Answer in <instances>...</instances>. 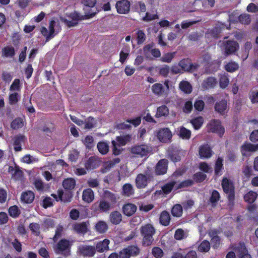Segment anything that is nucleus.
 Instances as JSON below:
<instances>
[{"label": "nucleus", "instance_id": "obj_1", "mask_svg": "<svg viewBox=\"0 0 258 258\" xmlns=\"http://www.w3.org/2000/svg\"><path fill=\"white\" fill-rule=\"evenodd\" d=\"M141 233L143 237V244L145 246L151 245L153 241V235L155 230L151 224H146L141 228Z\"/></svg>", "mask_w": 258, "mask_h": 258}, {"label": "nucleus", "instance_id": "obj_2", "mask_svg": "<svg viewBox=\"0 0 258 258\" xmlns=\"http://www.w3.org/2000/svg\"><path fill=\"white\" fill-rule=\"evenodd\" d=\"M60 30V26L57 19H52L49 25V30L46 28L41 29V33L46 37L47 40L52 38Z\"/></svg>", "mask_w": 258, "mask_h": 258}, {"label": "nucleus", "instance_id": "obj_3", "mask_svg": "<svg viewBox=\"0 0 258 258\" xmlns=\"http://www.w3.org/2000/svg\"><path fill=\"white\" fill-rule=\"evenodd\" d=\"M152 148L150 146L146 144L136 145L131 149V153L137 157H143L149 155Z\"/></svg>", "mask_w": 258, "mask_h": 258}, {"label": "nucleus", "instance_id": "obj_4", "mask_svg": "<svg viewBox=\"0 0 258 258\" xmlns=\"http://www.w3.org/2000/svg\"><path fill=\"white\" fill-rule=\"evenodd\" d=\"M192 182L191 180H189L180 183L176 181H171L165 184L162 187V189L164 194H168L172 189H177L183 187L191 185Z\"/></svg>", "mask_w": 258, "mask_h": 258}, {"label": "nucleus", "instance_id": "obj_5", "mask_svg": "<svg viewBox=\"0 0 258 258\" xmlns=\"http://www.w3.org/2000/svg\"><path fill=\"white\" fill-rule=\"evenodd\" d=\"M131 139L130 136L117 137L116 141H112L113 153L115 155H118L120 154L121 150V146H124Z\"/></svg>", "mask_w": 258, "mask_h": 258}, {"label": "nucleus", "instance_id": "obj_6", "mask_svg": "<svg viewBox=\"0 0 258 258\" xmlns=\"http://www.w3.org/2000/svg\"><path fill=\"white\" fill-rule=\"evenodd\" d=\"M165 88L163 85L160 83L154 84L151 88L152 91L154 94L157 95H167L169 90L168 81H165L164 82Z\"/></svg>", "mask_w": 258, "mask_h": 258}, {"label": "nucleus", "instance_id": "obj_7", "mask_svg": "<svg viewBox=\"0 0 258 258\" xmlns=\"http://www.w3.org/2000/svg\"><path fill=\"white\" fill-rule=\"evenodd\" d=\"M140 252L139 248L135 245L129 246L123 249L119 252V258H129L131 256H135Z\"/></svg>", "mask_w": 258, "mask_h": 258}, {"label": "nucleus", "instance_id": "obj_8", "mask_svg": "<svg viewBox=\"0 0 258 258\" xmlns=\"http://www.w3.org/2000/svg\"><path fill=\"white\" fill-rule=\"evenodd\" d=\"M222 186L224 191L228 194L229 201H233L234 199V186L232 182L227 178H223Z\"/></svg>", "mask_w": 258, "mask_h": 258}, {"label": "nucleus", "instance_id": "obj_9", "mask_svg": "<svg viewBox=\"0 0 258 258\" xmlns=\"http://www.w3.org/2000/svg\"><path fill=\"white\" fill-rule=\"evenodd\" d=\"M208 127L211 132L216 133L220 136H222L224 133V128L221 126V122L219 120L211 121L208 124Z\"/></svg>", "mask_w": 258, "mask_h": 258}, {"label": "nucleus", "instance_id": "obj_10", "mask_svg": "<svg viewBox=\"0 0 258 258\" xmlns=\"http://www.w3.org/2000/svg\"><path fill=\"white\" fill-rule=\"evenodd\" d=\"M71 245V243L70 241L66 239H62L57 243L56 251L58 253H68L70 251Z\"/></svg>", "mask_w": 258, "mask_h": 258}, {"label": "nucleus", "instance_id": "obj_11", "mask_svg": "<svg viewBox=\"0 0 258 258\" xmlns=\"http://www.w3.org/2000/svg\"><path fill=\"white\" fill-rule=\"evenodd\" d=\"M172 136L171 131L167 128H162L157 133V138L161 142L165 143L169 141Z\"/></svg>", "mask_w": 258, "mask_h": 258}, {"label": "nucleus", "instance_id": "obj_12", "mask_svg": "<svg viewBox=\"0 0 258 258\" xmlns=\"http://www.w3.org/2000/svg\"><path fill=\"white\" fill-rule=\"evenodd\" d=\"M79 252L84 256H93L95 253V249L93 246L85 244L80 245L78 247Z\"/></svg>", "mask_w": 258, "mask_h": 258}, {"label": "nucleus", "instance_id": "obj_13", "mask_svg": "<svg viewBox=\"0 0 258 258\" xmlns=\"http://www.w3.org/2000/svg\"><path fill=\"white\" fill-rule=\"evenodd\" d=\"M130 3L126 0L117 2L116 4L117 11L120 14H126L130 11Z\"/></svg>", "mask_w": 258, "mask_h": 258}, {"label": "nucleus", "instance_id": "obj_14", "mask_svg": "<svg viewBox=\"0 0 258 258\" xmlns=\"http://www.w3.org/2000/svg\"><path fill=\"white\" fill-rule=\"evenodd\" d=\"M213 153L211 147L208 144L202 145L199 148V155L202 159L210 158Z\"/></svg>", "mask_w": 258, "mask_h": 258}, {"label": "nucleus", "instance_id": "obj_15", "mask_svg": "<svg viewBox=\"0 0 258 258\" xmlns=\"http://www.w3.org/2000/svg\"><path fill=\"white\" fill-rule=\"evenodd\" d=\"M258 149V145L250 143H245L241 147V152L243 156H248L250 153L256 151Z\"/></svg>", "mask_w": 258, "mask_h": 258}, {"label": "nucleus", "instance_id": "obj_16", "mask_svg": "<svg viewBox=\"0 0 258 258\" xmlns=\"http://www.w3.org/2000/svg\"><path fill=\"white\" fill-rule=\"evenodd\" d=\"M223 47L225 49V52L226 55L235 52L239 47L238 43L234 41H227L226 43L224 44Z\"/></svg>", "mask_w": 258, "mask_h": 258}, {"label": "nucleus", "instance_id": "obj_17", "mask_svg": "<svg viewBox=\"0 0 258 258\" xmlns=\"http://www.w3.org/2000/svg\"><path fill=\"white\" fill-rule=\"evenodd\" d=\"M141 122V118L140 117H137L134 119H128L126 120V122L119 123L117 125V127L119 129H125L129 128L131 126V124H133L134 126H138Z\"/></svg>", "mask_w": 258, "mask_h": 258}, {"label": "nucleus", "instance_id": "obj_18", "mask_svg": "<svg viewBox=\"0 0 258 258\" xmlns=\"http://www.w3.org/2000/svg\"><path fill=\"white\" fill-rule=\"evenodd\" d=\"M68 18L66 20L67 25L69 27L75 26L80 19V16L76 12L67 14Z\"/></svg>", "mask_w": 258, "mask_h": 258}, {"label": "nucleus", "instance_id": "obj_19", "mask_svg": "<svg viewBox=\"0 0 258 258\" xmlns=\"http://www.w3.org/2000/svg\"><path fill=\"white\" fill-rule=\"evenodd\" d=\"M168 161L163 159L160 160L157 163L156 167V172L157 174L161 175L165 174L167 169Z\"/></svg>", "mask_w": 258, "mask_h": 258}, {"label": "nucleus", "instance_id": "obj_20", "mask_svg": "<svg viewBox=\"0 0 258 258\" xmlns=\"http://www.w3.org/2000/svg\"><path fill=\"white\" fill-rule=\"evenodd\" d=\"M88 222L76 223L73 226V230L78 234H85L88 229Z\"/></svg>", "mask_w": 258, "mask_h": 258}, {"label": "nucleus", "instance_id": "obj_21", "mask_svg": "<svg viewBox=\"0 0 258 258\" xmlns=\"http://www.w3.org/2000/svg\"><path fill=\"white\" fill-rule=\"evenodd\" d=\"M179 67L181 68L182 71H190L196 69L197 67L196 65H194L188 59L181 60L178 64Z\"/></svg>", "mask_w": 258, "mask_h": 258}, {"label": "nucleus", "instance_id": "obj_22", "mask_svg": "<svg viewBox=\"0 0 258 258\" xmlns=\"http://www.w3.org/2000/svg\"><path fill=\"white\" fill-rule=\"evenodd\" d=\"M149 178L150 175L147 174L146 175H144L142 174H140L138 175L136 179V182L137 187H145L147 184L148 180L149 179Z\"/></svg>", "mask_w": 258, "mask_h": 258}, {"label": "nucleus", "instance_id": "obj_23", "mask_svg": "<svg viewBox=\"0 0 258 258\" xmlns=\"http://www.w3.org/2000/svg\"><path fill=\"white\" fill-rule=\"evenodd\" d=\"M235 251L239 258H251L243 243H240L236 247Z\"/></svg>", "mask_w": 258, "mask_h": 258}, {"label": "nucleus", "instance_id": "obj_24", "mask_svg": "<svg viewBox=\"0 0 258 258\" xmlns=\"http://www.w3.org/2000/svg\"><path fill=\"white\" fill-rule=\"evenodd\" d=\"M8 172L12 174V177L15 180H21L23 178V172L18 168H14L13 166H10L8 169Z\"/></svg>", "mask_w": 258, "mask_h": 258}, {"label": "nucleus", "instance_id": "obj_25", "mask_svg": "<svg viewBox=\"0 0 258 258\" xmlns=\"http://www.w3.org/2000/svg\"><path fill=\"white\" fill-rule=\"evenodd\" d=\"M98 207L99 209L102 212L108 211L110 207V204L106 201L102 200L99 202H96L93 205V208L94 210L97 211L96 207Z\"/></svg>", "mask_w": 258, "mask_h": 258}, {"label": "nucleus", "instance_id": "obj_26", "mask_svg": "<svg viewBox=\"0 0 258 258\" xmlns=\"http://www.w3.org/2000/svg\"><path fill=\"white\" fill-rule=\"evenodd\" d=\"M217 84L216 79L214 77H209L204 80L202 83V87L204 89H209L215 87Z\"/></svg>", "mask_w": 258, "mask_h": 258}, {"label": "nucleus", "instance_id": "obj_27", "mask_svg": "<svg viewBox=\"0 0 258 258\" xmlns=\"http://www.w3.org/2000/svg\"><path fill=\"white\" fill-rule=\"evenodd\" d=\"M122 211L124 215L131 216L137 211V206L133 204H126L123 206Z\"/></svg>", "mask_w": 258, "mask_h": 258}, {"label": "nucleus", "instance_id": "obj_28", "mask_svg": "<svg viewBox=\"0 0 258 258\" xmlns=\"http://www.w3.org/2000/svg\"><path fill=\"white\" fill-rule=\"evenodd\" d=\"M94 199V192L91 188H87L84 190L82 195V199L85 202L90 203L93 201Z\"/></svg>", "mask_w": 258, "mask_h": 258}, {"label": "nucleus", "instance_id": "obj_29", "mask_svg": "<svg viewBox=\"0 0 258 258\" xmlns=\"http://www.w3.org/2000/svg\"><path fill=\"white\" fill-rule=\"evenodd\" d=\"M34 194L31 191L23 192L21 195V199L22 202L26 203H31L34 199Z\"/></svg>", "mask_w": 258, "mask_h": 258}, {"label": "nucleus", "instance_id": "obj_30", "mask_svg": "<svg viewBox=\"0 0 258 258\" xmlns=\"http://www.w3.org/2000/svg\"><path fill=\"white\" fill-rule=\"evenodd\" d=\"M209 236L211 237V244L214 248L219 247L220 244V238L217 236V232L215 230H211L209 233Z\"/></svg>", "mask_w": 258, "mask_h": 258}, {"label": "nucleus", "instance_id": "obj_31", "mask_svg": "<svg viewBox=\"0 0 258 258\" xmlns=\"http://www.w3.org/2000/svg\"><path fill=\"white\" fill-rule=\"evenodd\" d=\"M109 242L108 239H105L98 242L96 246L97 250L99 252H104L108 250Z\"/></svg>", "mask_w": 258, "mask_h": 258}, {"label": "nucleus", "instance_id": "obj_32", "mask_svg": "<svg viewBox=\"0 0 258 258\" xmlns=\"http://www.w3.org/2000/svg\"><path fill=\"white\" fill-rule=\"evenodd\" d=\"M110 222L113 224H118L121 221L122 215L117 211L112 212L109 216Z\"/></svg>", "mask_w": 258, "mask_h": 258}, {"label": "nucleus", "instance_id": "obj_33", "mask_svg": "<svg viewBox=\"0 0 258 258\" xmlns=\"http://www.w3.org/2000/svg\"><path fill=\"white\" fill-rule=\"evenodd\" d=\"M227 108V101L225 100H222L219 102H217L215 106V110L221 114H224Z\"/></svg>", "mask_w": 258, "mask_h": 258}, {"label": "nucleus", "instance_id": "obj_34", "mask_svg": "<svg viewBox=\"0 0 258 258\" xmlns=\"http://www.w3.org/2000/svg\"><path fill=\"white\" fill-rule=\"evenodd\" d=\"M95 230L99 233H104L108 229L107 223L103 221H98L95 225Z\"/></svg>", "mask_w": 258, "mask_h": 258}, {"label": "nucleus", "instance_id": "obj_35", "mask_svg": "<svg viewBox=\"0 0 258 258\" xmlns=\"http://www.w3.org/2000/svg\"><path fill=\"white\" fill-rule=\"evenodd\" d=\"M219 86L221 89L226 88L229 85V79L228 75L226 73L221 74L219 77Z\"/></svg>", "mask_w": 258, "mask_h": 258}, {"label": "nucleus", "instance_id": "obj_36", "mask_svg": "<svg viewBox=\"0 0 258 258\" xmlns=\"http://www.w3.org/2000/svg\"><path fill=\"white\" fill-rule=\"evenodd\" d=\"M180 90L186 94H189L192 91L191 85L187 81H182L179 84Z\"/></svg>", "mask_w": 258, "mask_h": 258}, {"label": "nucleus", "instance_id": "obj_37", "mask_svg": "<svg viewBox=\"0 0 258 258\" xmlns=\"http://www.w3.org/2000/svg\"><path fill=\"white\" fill-rule=\"evenodd\" d=\"M15 55V49L12 46H6L2 49V56L6 57H12Z\"/></svg>", "mask_w": 258, "mask_h": 258}, {"label": "nucleus", "instance_id": "obj_38", "mask_svg": "<svg viewBox=\"0 0 258 258\" xmlns=\"http://www.w3.org/2000/svg\"><path fill=\"white\" fill-rule=\"evenodd\" d=\"M170 220V215L168 212L163 211L160 215V223L164 226H167L169 224Z\"/></svg>", "mask_w": 258, "mask_h": 258}, {"label": "nucleus", "instance_id": "obj_39", "mask_svg": "<svg viewBox=\"0 0 258 258\" xmlns=\"http://www.w3.org/2000/svg\"><path fill=\"white\" fill-rule=\"evenodd\" d=\"M178 135L183 139L188 140L190 137L191 132L184 127H180L179 129Z\"/></svg>", "mask_w": 258, "mask_h": 258}, {"label": "nucleus", "instance_id": "obj_40", "mask_svg": "<svg viewBox=\"0 0 258 258\" xmlns=\"http://www.w3.org/2000/svg\"><path fill=\"white\" fill-rule=\"evenodd\" d=\"M169 113V110L167 106L162 105L157 108L156 116L160 117L161 116H166Z\"/></svg>", "mask_w": 258, "mask_h": 258}, {"label": "nucleus", "instance_id": "obj_41", "mask_svg": "<svg viewBox=\"0 0 258 258\" xmlns=\"http://www.w3.org/2000/svg\"><path fill=\"white\" fill-rule=\"evenodd\" d=\"M97 148L99 152L102 154H106L109 151V146L105 142H100L97 144Z\"/></svg>", "mask_w": 258, "mask_h": 258}, {"label": "nucleus", "instance_id": "obj_42", "mask_svg": "<svg viewBox=\"0 0 258 258\" xmlns=\"http://www.w3.org/2000/svg\"><path fill=\"white\" fill-rule=\"evenodd\" d=\"M239 68V64L235 61H231L227 63L225 66V70L230 73L234 72L238 70Z\"/></svg>", "mask_w": 258, "mask_h": 258}, {"label": "nucleus", "instance_id": "obj_43", "mask_svg": "<svg viewBox=\"0 0 258 258\" xmlns=\"http://www.w3.org/2000/svg\"><path fill=\"white\" fill-rule=\"evenodd\" d=\"M203 122L204 119L201 116L196 117L190 120V122L195 130H199L203 125Z\"/></svg>", "mask_w": 258, "mask_h": 258}, {"label": "nucleus", "instance_id": "obj_44", "mask_svg": "<svg viewBox=\"0 0 258 258\" xmlns=\"http://www.w3.org/2000/svg\"><path fill=\"white\" fill-rule=\"evenodd\" d=\"M62 185L65 189H71L74 188L76 185V181L72 178H67L63 181Z\"/></svg>", "mask_w": 258, "mask_h": 258}, {"label": "nucleus", "instance_id": "obj_45", "mask_svg": "<svg viewBox=\"0 0 258 258\" xmlns=\"http://www.w3.org/2000/svg\"><path fill=\"white\" fill-rule=\"evenodd\" d=\"M21 86L20 85V81L18 79H16L14 80L11 84L10 90L11 92H18L21 90Z\"/></svg>", "mask_w": 258, "mask_h": 258}, {"label": "nucleus", "instance_id": "obj_46", "mask_svg": "<svg viewBox=\"0 0 258 258\" xmlns=\"http://www.w3.org/2000/svg\"><path fill=\"white\" fill-rule=\"evenodd\" d=\"M123 195L126 197H130L134 194L133 186L129 183L125 184L122 187Z\"/></svg>", "mask_w": 258, "mask_h": 258}, {"label": "nucleus", "instance_id": "obj_47", "mask_svg": "<svg viewBox=\"0 0 258 258\" xmlns=\"http://www.w3.org/2000/svg\"><path fill=\"white\" fill-rule=\"evenodd\" d=\"M96 120L93 117H89L84 122L83 126L86 129H90L96 126Z\"/></svg>", "mask_w": 258, "mask_h": 258}, {"label": "nucleus", "instance_id": "obj_48", "mask_svg": "<svg viewBox=\"0 0 258 258\" xmlns=\"http://www.w3.org/2000/svg\"><path fill=\"white\" fill-rule=\"evenodd\" d=\"M172 214L174 217H180L182 214V207L179 204H176L172 209Z\"/></svg>", "mask_w": 258, "mask_h": 258}, {"label": "nucleus", "instance_id": "obj_49", "mask_svg": "<svg viewBox=\"0 0 258 258\" xmlns=\"http://www.w3.org/2000/svg\"><path fill=\"white\" fill-rule=\"evenodd\" d=\"M21 161L27 164H32L37 162L38 161V159L33 156L27 154L22 158Z\"/></svg>", "mask_w": 258, "mask_h": 258}, {"label": "nucleus", "instance_id": "obj_50", "mask_svg": "<svg viewBox=\"0 0 258 258\" xmlns=\"http://www.w3.org/2000/svg\"><path fill=\"white\" fill-rule=\"evenodd\" d=\"M257 196V195L256 192L250 191L245 195L244 198L246 202L252 203L255 200Z\"/></svg>", "mask_w": 258, "mask_h": 258}, {"label": "nucleus", "instance_id": "obj_51", "mask_svg": "<svg viewBox=\"0 0 258 258\" xmlns=\"http://www.w3.org/2000/svg\"><path fill=\"white\" fill-rule=\"evenodd\" d=\"M24 121L20 118H18L14 120L11 123V127L13 129H18L21 128L24 125Z\"/></svg>", "mask_w": 258, "mask_h": 258}, {"label": "nucleus", "instance_id": "obj_52", "mask_svg": "<svg viewBox=\"0 0 258 258\" xmlns=\"http://www.w3.org/2000/svg\"><path fill=\"white\" fill-rule=\"evenodd\" d=\"M223 168L222 159L218 158L216 162L215 172L217 175L221 174V170Z\"/></svg>", "mask_w": 258, "mask_h": 258}, {"label": "nucleus", "instance_id": "obj_53", "mask_svg": "<svg viewBox=\"0 0 258 258\" xmlns=\"http://www.w3.org/2000/svg\"><path fill=\"white\" fill-rule=\"evenodd\" d=\"M9 213L11 217L16 218L20 215V211L17 206H13L10 207Z\"/></svg>", "mask_w": 258, "mask_h": 258}, {"label": "nucleus", "instance_id": "obj_54", "mask_svg": "<svg viewBox=\"0 0 258 258\" xmlns=\"http://www.w3.org/2000/svg\"><path fill=\"white\" fill-rule=\"evenodd\" d=\"M210 248V244L208 241H203L198 247V249L200 252H207Z\"/></svg>", "mask_w": 258, "mask_h": 258}, {"label": "nucleus", "instance_id": "obj_55", "mask_svg": "<svg viewBox=\"0 0 258 258\" xmlns=\"http://www.w3.org/2000/svg\"><path fill=\"white\" fill-rule=\"evenodd\" d=\"M20 95L18 92H13L9 94V100L10 104L16 103L20 99Z\"/></svg>", "mask_w": 258, "mask_h": 258}, {"label": "nucleus", "instance_id": "obj_56", "mask_svg": "<svg viewBox=\"0 0 258 258\" xmlns=\"http://www.w3.org/2000/svg\"><path fill=\"white\" fill-rule=\"evenodd\" d=\"M29 228L32 233L36 236L40 234V226L38 223H32L29 225Z\"/></svg>", "mask_w": 258, "mask_h": 258}, {"label": "nucleus", "instance_id": "obj_57", "mask_svg": "<svg viewBox=\"0 0 258 258\" xmlns=\"http://www.w3.org/2000/svg\"><path fill=\"white\" fill-rule=\"evenodd\" d=\"M154 48L152 45L148 44L145 46L143 48V54L148 58H151V50H153Z\"/></svg>", "mask_w": 258, "mask_h": 258}, {"label": "nucleus", "instance_id": "obj_58", "mask_svg": "<svg viewBox=\"0 0 258 258\" xmlns=\"http://www.w3.org/2000/svg\"><path fill=\"white\" fill-rule=\"evenodd\" d=\"M175 53V52L167 53L163 55L161 58V60L162 62H170L174 57Z\"/></svg>", "mask_w": 258, "mask_h": 258}, {"label": "nucleus", "instance_id": "obj_59", "mask_svg": "<svg viewBox=\"0 0 258 258\" xmlns=\"http://www.w3.org/2000/svg\"><path fill=\"white\" fill-rule=\"evenodd\" d=\"M51 196H52L56 201H63L64 202L69 201V200H66L65 199H63V191L62 189L58 190L57 195L52 194Z\"/></svg>", "mask_w": 258, "mask_h": 258}, {"label": "nucleus", "instance_id": "obj_60", "mask_svg": "<svg viewBox=\"0 0 258 258\" xmlns=\"http://www.w3.org/2000/svg\"><path fill=\"white\" fill-rule=\"evenodd\" d=\"M238 20L242 24H248L250 22V16L246 14L241 15L239 16Z\"/></svg>", "mask_w": 258, "mask_h": 258}, {"label": "nucleus", "instance_id": "obj_61", "mask_svg": "<svg viewBox=\"0 0 258 258\" xmlns=\"http://www.w3.org/2000/svg\"><path fill=\"white\" fill-rule=\"evenodd\" d=\"M93 141L94 140L92 136H87L85 138L84 140L83 141V142L85 146H86V147L88 148H91L94 146Z\"/></svg>", "mask_w": 258, "mask_h": 258}, {"label": "nucleus", "instance_id": "obj_62", "mask_svg": "<svg viewBox=\"0 0 258 258\" xmlns=\"http://www.w3.org/2000/svg\"><path fill=\"white\" fill-rule=\"evenodd\" d=\"M205 106L204 102L201 99L198 98L194 104L195 108L198 111H202L204 109Z\"/></svg>", "mask_w": 258, "mask_h": 258}, {"label": "nucleus", "instance_id": "obj_63", "mask_svg": "<svg viewBox=\"0 0 258 258\" xmlns=\"http://www.w3.org/2000/svg\"><path fill=\"white\" fill-rule=\"evenodd\" d=\"M199 168L200 170L207 173L211 172L212 168L205 162H202L200 164Z\"/></svg>", "mask_w": 258, "mask_h": 258}, {"label": "nucleus", "instance_id": "obj_64", "mask_svg": "<svg viewBox=\"0 0 258 258\" xmlns=\"http://www.w3.org/2000/svg\"><path fill=\"white\" fill-rule=\"evenodd\" d=\"M152 253L153 255L157 258L161 257L163 255V250L158 247H154L152 249Z\"/></svg>", "mask_w": 258, "mask_h": 258}]
</instances>
